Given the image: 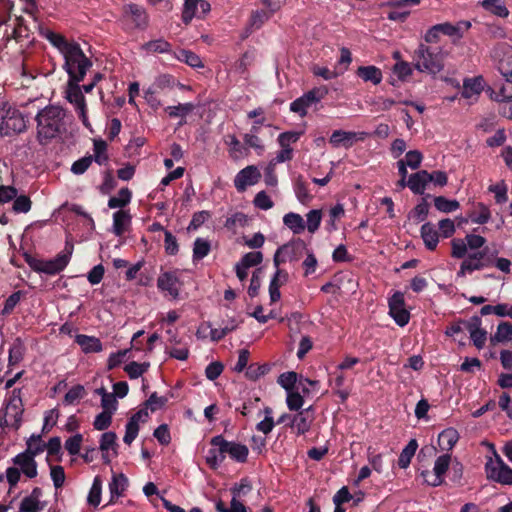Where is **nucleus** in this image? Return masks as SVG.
<instances>
[{
  "mask_svg": "<svg viewBox=\"0 0 512 512\" xmlns=\"http://www.w3.org/2000/svg\"><path fill=\"white\" fill-rule=\"evenodd\" d=\"M451 463V454L446 453L436 458L433 472L423 471L421 475L425 483L432 487L440 486L444 482V476L449 469Z\"/></svg>",
  "mask_w": 512,
  "mask_h": 512,
  "instance_id": "obj_13",
  "label": "nucleus"
},
{
  "mask_svg": "<svg viewBox=\"0 0 512 512\" xmlns=\"http://www.w3.org/2000/svg\"><path fill=\"white\" fill-rule=\"evenodd\" d=\"M237 328L235 320L231 319L225 326L220 328H212L210 325L209 337L212 341L216 342L223 339L228 333L232 332Z\"/></svg>",
  "mask_w": 512,
  "mask_h": 512,
  "instance_id": "obj_55",
  "label": "nucleus"
},
{
  "mask_svg": "<svg viewBox=\"0 0 512 512\" xmlns=\"http://www.w3.org/2000/svg\"><path fill=\"white\" fill-rule=\"evenodd\" d=\"M75 342L84 353H98L103 349L101 341L94 336L79 334L76 336Z\"/></svg>",
  "mask_w": 512,
  "mask_h": 512,
  "instance_id": "obj_35",
  "label": "nucleus"
},
{
  "mask_svg": "<svg viewBox=\"0 0 512 512\" xmlns=\"http://www.w3.org/2000/svg\"><path fill=\"white\" fill-rule=\"evenodd\" d=\"M25 345L20 338H16L9 348L8 354V368L9 370L19 364L25 355Z\"/></svg>",
  "mask_w": 512,
  "mask_h": 512,
  "instance_id": "obj_37",
  "label": "nucleus"
},
{
  "mask_svg": "<svg viewBox=\"0 0 512 512\" xmlns=\"http://www.w3.org/2000/svg\"><path fill=\"white\" fill-rule=\"evenodd\" d=\"M102 493V480L99 476L94 477L92 486L87 496V502L89 505L98 507L101 502Z\"/></svg>",
  "mask_w": 512,
  "mask_h": 512,
  "instance_id": "obj_52",
  "label": "nucleus"
},
{
  "mask_svg": "<svg viewBox=\"0 0 512 512\" xmlns=\"http://www.w3.org/2000/svg\"><path fill=\"white\" fill-rule=\"evenodd\" d=\"M62 56L63 69L68 75V80L83 81L93 63L80 45L75 42Z\"/></svg>",
  "mask_w": 512,
  "mask_h": 512,
  "instance_id": "obj_3",
  "label": "nucleus"
},
{
  "mask_svg": "<svg viewBox=\"0 0 512 512\" xmlns=\"http://www.w3.org/2000/svg\"><path fill=\"white\" fill-rule=\"evenodd\" d=\"M39 32L41 36L47 39L58 51L63 55L75 41H68L66 38L58 33L53 32L49 28L39 26Z\"/></svg>",
  "mask_w": 512,
  "mask_h": 512,
  "instance_id": "obj_29",
  "label": "nucleus"
},
{
  "mask_svg": "<svg viewBox=\"0 0 512 512\" xmlns=\"http://www.w3.org/2000/svg\"><path fill=\"white\" fill-rule=\"evenodd\" d=\"M131 223V215L124 210H118L113 214V233L122 236Z\"/></svg>",
  "mask_w": 512,
  "mask_h": 512,
  "instance_id": "obj_38",
  "label": "nucleus"
},
{
  "mask_svg": "<svg viewBox=\"0 0 512 512\" xmlns=\"http://www.w3.org/2000/svg\"><path fill=\"white\" fill-rule=\"evenodd\" d=\"M85 395V389L82 385L71 387L64 396L63 403L65 405H73L78 403Z\"/></svg>",
  "mask_w": 512,
  "mask_h": 512,
  "instance_id": "obj_57",
  "label": "nucleus"
},
{
  "mask_svg": "<svg viewBox=\"0 0 512 512\" xmlns=\"http://www.w3.org/2000/svg\"><path fill=\"white\" fill-rule=\"evenodd\" d=\"M459 440L458 431L449 427L438 435V445L442 451H451Z\"/></svg>",
  "mask_w": 512,
  "mask_h": 512,
  "instance_id": "obj_34",
  "label": "nucleus"
},
{
  "mask_svg": "<svg viewBox=\"0 0 512 512\" xmlns=\"http://www.w3.org/2000/svg\"><path fill=\"white\" fill-rule=\"evenodd\" d=\"M195 109V105L193 103H179L174 106H167L165 108V112L171 118H185L188 114H190Z\"/></svg>",
  "mask_w": 512,
  "mask_h": 512,
  "instance_id": "obj_50",
  "label": "nucleus"
},
{
  "mask_svg": "<svg viewBox=\"0 0 512 512\" xmlns=\"http://www.w3.org/2000/svg\"><path fill=\"white\" fill-rule=\"evenodd\" d=\"M283 224L289 228L294 234H301L305 230V222L303 217L294 212H289L283 216Z\"/></svg>",
  "mask_w": 512,
  "mask_h": 512,
  "instance_id": "obj_43",
  "label": "nucleus"
},
{
  "mask_svg": "<svg viewBox=\"0 0 512 512\" xmlns=\"http://www.w3.org/2000/svg\"><path fill=\"white\" fill-rule=\"evenodd\" d=\"M167 353L172 357L180 361H185L189 357V348L186 344H174L166 346Z\"/></svg>",
  "mask_w": 512,
  "mask_h": 512,
  "instance_id": "obj_59",
  "label": "nucleus"
},
{
  "mask_svg": "<svg viewBox=\"0 0 512 512\" xmlns=\"http://www.w3.org/2000/svg\"><path fill=\"white\" fill-rule=\"evenodd\" d=\"M512 341V324L501 322L498 324L496 332L491 336L492 343H508Z\"/></svg>",
  "mask_w": 512,
  "mask_h": 512,
  "instance_id": "obj_46",
  "label": "nucleus"
},
{
  "mask_svg": "<svg viewBox=\"0 0 512 512\" xmlns=\"http://www.w3.org/2000/svg\"><path fill=\"white\" fill-rule=\"evenodd\" d=\"M215 508L217 512H247L244 504L235 497L231 499L230 508H227L222 501H218Z\"/></svg>",
  "mask_w": 512,
  "mask_h": 512,
  "instance_id": "obj_64",
  "label": "nucleus"
},
{
  "mask_svg": "<svg viewBox=\"0 0 512 512\" xmlns=\"http://www.w3.org/2000/svg\"><path fill=\"white\" fill-rule=\"evenodd\" d=\"M498 70L505 80L512 84V47H506L498 62Z\"/></svg>",
  "mask_w": 512,
  "mask_h": 512,
  "instance_id": "obj_40",
  "label": "nucleus"
},
{
  "mask_svg": "<svg viewBox=\"0 0 512 512\" xmlns=\"http://www.w3.org/2000/svg\"><path fill=\"white\" fill-rule=\"evenodd\" d=\"M43 491L39 487L32 489L31 493L25 496L19 506V512H42L47 502L42 500Z\"/></svg>",
  "mask_w": 512,
  "mask_h": 512,
  "instance_id": "obj_22",
  "label": "nucleus"
},
{
  "mask_svg": "<svg viewBox=\"0 0 512 512\" xmlns=\"http://www.w3.org/2000/svg\"><path fill=\"white\" fill-rule=\"evenodd\" d=\"M66 112L60 106L49 105L36 115L37 133L40 139H52L65 130Z\"/></svg>",
  "mask_w": 512,
  "mask_h": 512,
  "instance_id": "obj_2",
  "label": "nucleus"
},
{
  "mask_svg": "<svg viewBox=\"0 0 512 512\" xmlns=\"http://www.w3.org/2000/svg\"><path fill=\"white\" fill-rule=\"evenodd\" d=\"M224 143L228 147L229 155L231 158L238 160L247 155V149L240 143L235 135H226L224 137Z\"/></svg>",
  "mask_w": 512,
  "mask_h": 512,
  "instance_id": "obj_39",
  "label": "nucleus"
},
{
  "mask_svg": "<svg viewBox=\"0 0 512 512\" xmlns=\"http://www.w3.org/2000/svg\"><path fill=\"white\" fill-rule=\"evenodd\" d=\"M148 417L149 414L147 410L141 409L129 418L125 426V435L123 437L125 444L130 445L136 439L139 433V424L146 422Z\"/></svg>",
  "mask_w": 512,
  "mask_h": 512,
  "instance_id": "obj_23",
  "label": "nucleus"
},
{
  "mask_svg": "<svg viewBox=\"0 0 512 512\" xmlns=\"http://www.w3.org/2000/svg\"><path fill=\"white\" fill-rule=\"evenodd\" d=\"M480 5L483 9L498 17L506 18L509 15V10L502 0H483Z\"/></svg>",
  "mask_w": 512,
  "mask_h": 512,
  "instance_id": "obj_44",
  "label": "nucleus"
},
{
  "mask_svg": "<svg viewBox=\"0 0 512 512\" xmlns=\"http://www.w3.org/2000/svg\"><path fill=\"white\" fill-rule=\"evenodd\" d=\"M24 412L21 389H13L5 402L3 417H0V426H9L18 429L22 422Z\"/></svg>",
  "mask_w": 512,
  "mask_h": 512,
  "instance_id": "obj_8",
  "label": "nucleus"
},
{
  "mask_svg": "<svg viewBox=\"0 0 512 512\" xmlns=\"http://www.w3.org/2000/svg\"><path fill=\"white\" fill-rule=\"evenodd\" d=\"M72 251L73 247L66 245L65 249L52 259H38L29 254H25L24 259L33 271L47 275H55L66 268L70 262Z\"/></svg>",
  "mask_w": 512,
  "mask_h": 512,
  "instance_id": "obj_5",
  "label": "nucleus"
},
{
  "mask_svg": "<svg viewBox=\"0 0 512 512\" xmlns=\"http://www.w3.org/2000/svg\"><path fill=\"white\" fill-rule=\"evenodd\" d=\"M141 49L147 53H169L171 44L163 38L155 39L144 43Z\"/></svg>",
  "mask_w": 512,
  "mask_h": 512,
  "instance_id": "obj_47",
  "label": "nucleus"
},
{
  "mask_svg": "<svg viewBox=\"0 0 512 512\" xmlns=\"http://www.w3.org/2000/svg\"><path fill=\"white\" fill-rule=\"evenodd\" d=\"M260 178L261 174L257 167L247 166L236 174L234 185L239 192H243L248 186L256 184Z\"/></svg>",
  "mask_w": 512,
  "mask_h": 512,
  "instance_id": "obj_24",
  "label": "nucleus"
},
{
  "mask_svg": "<svg viewBox=\"0 0 512 512\" xmlns=\"http://www.w3.org/2000/svg\"><path fill=\"white\" fill-rule=\"evenodd\" d=\"M81 81L76 80H68L66 87V99L74 106L79 118L82 123L88 127L89 121L87 116V108L85 97L81 90Z\"/></svg>",
  "mask_w": 512,
  "mask_h": 512,
  "instance_id": "obj_10",
  "label": "nucleus"
},
{
  "mask_svg": "<svg viewBox=\"0 0 512 512\" xmlns=\"http://www.w3.org/2000/svg\"><path fill=\"white\" fill-rule=\"evenodd\" d=\"M489 447L493 457H489L485 463L487 478L502 485H512V468L503 461L493 444Z\"/></svg>",
  "mask_w": 512,
  "mask_h": 512,
  "instance_id": "obj_7",
  "label": "nucleus"
},
{
  "mask_svg": "<svg viewBox=\"0 0 512 512\" xmlns=\"http://www.w3.org/2000/svg\"><path fill=\"white\" fill-rule=\"evenodd\" d=\"M420 234L425 247L431 251L435 250L439 243V233L435 226L430 222L424 223L420 229Z\"/></svg>",
  "mask_w": 512,
  "mask_h": 512,
  "instance_id": "obj_32",
  "label": "nucleus"
},
{
  "mask_svg": "<svg viewBox=\"0 0 512 512\" xmlns=\"http://www.w3.org/2000/svg\"><path fill=\"white\" fill-rule=\"evenodd\" d=\"M306 250V245L302 240L291 241L287 244L280 246L273 258L276 271L269 284V295L271 302H276L280 299V286L287 281L288 274L279 269L281 264L287 262L298 261L303 252Z\"/></svg>",
  "mask_w": 512,
  "mask_h": 512,
  "instance_id": "obj_1",
  "label": "nucleus"
},
{
  "mask_svg": "<svg viewBox=\"0 0 512 512\" xmlns=\"http://www.w3.org/2000/svg\"><path fill=\"white\" fill-rule=\"evenodd\" d=\"M127 487H128V478L124 474H122V473L113 474L111 481L109 483V491H110L109 503H114L115 499L123 496Z\"/></svg>",
  "mask_w": 512,
  "mask_h": 512,
  "instance_id": "obj_30",
  "label": "nucleus"
},
{
  "mask_svg": "<svg viewBox=\"0 0 512 512\" xmlns=\"http://www.w3.org/2000/svg\"><path fill=\"white\" fill-rule=\"evenodd\" d=\"M485 243L486 239L476 234H467L464 239L454 238L451 241V256L456 259H462L467 255L468 249L479 251Z\"/></svg>",
  "mask_w": 512,
  "mask_h": 512,
  "instance_id": "obj_11",
  "label": "nucleus"
},
{
  "mask_svg": "<svg viewBox=\"0 0 512 512\" xmlns=\"http://www.w3.org/2000/svg\"><path fill=\"white\" fill-rule=\"evenodd\" d=\"M294 192L298 201L302 204H307L312 199L306 183L301 178L295 181Z\"/></svg>",
  "mask_w": 512,
  "mask_h": 512,
  "instance_id": "obj_61",
  "label": "nucleus"
},
{
  "mask_svg": "<svg viewBox=\"0 0 512 512\" xmlns=\"http://www.w3.org/2000/svg\"><path fill=\"white\" fill-rule=\"evenodd\" d=\"M264 414H265L264 419L256 425V429L259 432H262L263 434L267 435L273 430V428L275 426V422H274L273 416H272L273 411L270 407L264 408Z\"/></svg>",
  "mask_w": 512,
  "mask_h": 512,
  "instance_id": "obj_58",
  "label": "nucleus"
},
{
  "mask_svg": "<svg viewBox=\"0 0 512 512\" xmlns=\"http://www.w3.org/2000/svg\"><path fill=\"white\" fill-rule=\"evenodd\" d=\"M210 443L214 447H219L222 452H225V454H228L231 459L237 462L242 463L247 460L249 450L246 445L227 441L222 435L214 436Z\"/></svg>",
  "mask_w": 512,
  "mask_h": 512,
  "instance_id": "obj_12",
  "label": "nucleus"
},
{
  "mask_svg": "<svg viewBox=\"0 0 512 512\" xmlns=\"http://www.w3.org/2000/svg\"><path fill=\"white\" fill-rule=\"evenodd\" d=\"M124 16L134 23V27L140 30H145L149 24V16L140 5L128 4L124 7Z\"/></svg>",
  "mask_w": 512,
  "mask_h": 512,
  "instance_id": "obj_27",
  "label": "nucleus"
},
{
  "mask_svg": "<svg viewBox=\"0 0 512 512\" xmlns=\"http://www.w3.org/2000/svg\"><path fill=\"white\" fill-rule=\"evenodd\" d=\"M286 404L289 410L298 412L302 410L304 398L299 392L292 390L287 392Z\"/></svg>",
  "mask_w": 512,
  "mask_h": 512,
  "instance_id": "obj_63",
  "label": "nucleus"
},
{
  "mask_svg": "<svg viewBox=\"0 0 512 512\" xmlns=\"http://www.w3.org/2000/svg\"><path fill=\"white\" fill-rule=\"evenodd\" d=\"M440 33L447 35L454 40H459L463 36L462 29H469L470 23L469 22H460L456 25L451 24L449 22L436 24Z\"/></svg>",
  "mask_w": 512,
  "mask_h": 512,
  "instance_id": "obj_36",
  "label": "nucleus"
},
{
  "mask_svg": "<svg viewBox=\"0 0 512 512\" xmlns=\"http://www.w3.org/2000/svg\"><path fill=\"white\" fill-rule=\"evenodd\" d=\"M418 448V443L416 439H411L408 444L402 449L399 458H398V465L402 469H406L413 458V456L416 453V450Z\"/></svg>",
  "mask_w": 512,
  "mask_h": 512,
  "instance_id": "obj_45",
  "label": "nucleus"
},
{
  "mask_svg": "<svg viewBox=\"0 0 512 512\" xmlns=\"http://www.w3.org/2000/svg\"><path fill=\"white\" fill-rule=\"evenodd\" d=\"M414 66L419 72L435 75L444 67V53L440 48L420 43L414 52Z\"/></svg>",
  "mask_w": 512,
  "mask_h": 512,
  "instance_id": "obj_4",
  "label": "nucleus"
},
{
  "mask_svg": "<svg viewBox=\"0 0 512 512\" xmlns=\"http://www.w3.org/2000/svg\"><path fill=\"white\" fill-rule=\"evenodd\" d=\"M182 282L176 271L164 272L157 279L158 289L169 295L173 300L179 298Z\"/></svg>",
  "mask_w": 512,
  "mask_h": 512,
  "instance_id": "obj_17",
  "label": "nucleus"
},
{
  "mask_svg": "<svg viewBox=\"0 0 512 512\" xmlns=\"http://www.w3.org/2000/svg\"><path fill=\"white\" fill-rule=\"evenodd\" d=\"M313 421L314 414L312 407H308L294 414L289 426L297 435H303L310 430Z\"/></svg>",
  "mask_w": 512,
  "mask_h": 512,
  "instance_id": "obj_21",
  "label": "nucleus"
},
{
  "mask_svg": "<svg viewBox=\"0 0 512 512\" xmlns=\"http://www.w3.org/2000/svg\"><path fill=\"white\" fill-rule=\"evenodd\" d=\"M211 10L206 0H185L182 10V21L189 24L194 17L204 18Z\"/></svg>",
  "mask_w": 512,
  "mask_h": 512,
  "instance_id": "obj_18",
  "label": "nucleus"
},
{
  "mask_svg": "<svg viewBox=\"0 0 512 512\" xmlns=\"http://www.w3.org/2000/svg\"><path fill=\"white\" fill-rule=\"evenodd\" d=\"M434 206L440 212L450 213L456 211L460 204L455 199H447L444 196H438L434 198Z\"/></svg>",
  "mask_w": 512,
  "mask_h": 512,
  "instance_id": "obj_53",
  "label": "nucleus"
},
{
  "mask_svg": "<svg viewBox=\"0 0 512 512\" xmlns=\"http://www.w3.org/2000/svg\"><path fill=\"white\" fill-rule=\"evenodd\" d=\"M99 449L102 452V460L110 464L112 459L118 455L117 435L113 431L104 432L99 440Z\"/></svg>",
  "mask_w": 512,
  "mask_h": 512,
  "instance_id": "obj_20",
  "label": "nucleus"
},
{
  "mask_svg": "<svg viewBox=\"0 0 512 512\" xmlns=\"http://www.w3.org/2000/svg\"><path fill=\"white\" fill-rule=\"evenodd\" d=\"M485 251H476L469 254L461 263L460 269L457 272L458 277H465L466 274H471L474 271L481 270L485 267L484 258Z\"/></svg>",
  "mask_w": 512,
  "mask_h": 512,
  "instance_id": "obj_25",
  "label": "nucleus"
},
{
  "mask_svg": "<svg viewBox=\"0 0 512 512\" xmlns=\"http://www.w3.org/2000/svg\"><path fill=\"white\" fill-rule=\"evenodd\" d=\"M14 466L8 467L5 477L10 488L15 487L20 481L21 474L29 479H33L38 475V465L35 458L23 452L18 453L12 458Z\"/></svg>",
  "mask_w": 512,
  "mask_h": 512,
  "instance_id": "obj_6",
  "label": "nucleus"
},
{
  "mask_svg": "<svg viewBox=\"0 0 512 512\" xmlns=\"http://www.w3.org/2000/svg\"><path fill=\"white\" fill-rule=\"evenodd\" d=\"M389 315L400 327H404L409 323L410 312L405 307L404 294L396 291L388 299Z\"/></svg>",
  "mask_w": 512,
  "mask_h": 512,
  "instance_id": "obj_14",
  "label": "nucleus"
},
{
  "mask_svg": "<svg viewBox=\"0 0 512 512\" xmlns=\"http://www.w3.org/2000/svg\"><path fill=\"white\" fill-rule=\"evenodd\" d=\"M485 86V80L482 76L466 78L463 81L462 97L476 100Z\"/></svg>",
  "mask_w": 512,
  "mask_h": 512,
  "instance_id": "obj_28",
  "label": "nucleus"
},
{
  "mask_svg": "<svg viewBox=\"0 0 512 512\" xmlns=\"http://www.w3.org/2000/svg\"><path fill=\"white\" fill-rule=\"evenodd\" d=\"M112 413L102 411L99 414L95 416V419L93 421V427L97 431H104L108 429L112 424Z\"/></svg>",
  "mask_w": 512,
  "mask_h": 512,
  "instance_id": "obj_62",
  "label": "nucleus"
},
{
  "mask_svg": "<svg viewBox=\"0 0 512 512\" xmlns=\"http://www.w3.org/2000/svg\"><path fill=\"white\" fill-rule=\"evenodd\" d=\"M488 191L494 194L495 202L497 204L506 203L508 200V187L504 181H499L491 184Z\"/></svg>",
  "mask_w": 512,
  "mask_h": 512,
  "instance_id": "obj_54",
  "label": "nucleus"
},
{
  "mask_svg": "<svg viewBox=\"0 0 512 512\" xmlns=\"http://www.w3.org/2000/svg\"><path fill=\"white\" fill-rule=\"evenodd\" d=\"M211 250L209 240L204 238H196L193 244V262H197L205 258Z\"/></svg>",
  "mask_w": 512,
  "mask_h": 512,
  "instance_id": "obj_49",
  "label": "nucleus"
},
{
  "mask_svg": "<svg viewBox=\"0 0 512 512\" xmlns=\"http://www.w3.org/2000/svg\"><path fill=\"white\" fill-rule=\"evenodd\" d=\"M393 74L400 81H406L413 73L410 63L406 61H397L392 69Z\"/></svg>",
  "mask_w": 512,
  "mask_h": 512,
  "instance_id": "obj_60",
  "label": "nucleus"
},
{
  "mask_svg": "<svg viewBox=\"0 0 512 512\" xmlns=\"http://www.w3.org/2000/svg\"><path fill=\"white\" fill-rule=\"evenodd\" d=\"M327 94L325 88H314L301 97L297 98L290 104V110L294 113L299 114L301 117L307 114V110L313 104L318 103Z\"/></svg>",
  "mask_w": 512,
  "mask_h": 512,
  "instance_id": "obj_15",
  "label": "nucleus"
},
{
  "mask_svg": "<svg viewBox=\"0 0 512 512\" xmlns=\"http://www.w3.org/2000/svg\"><path fill=\"white\" fill-rule=\"evenodd\" d=\"M420 0H391L383 4L390 7L387 18L391 21L404 22L411 13V8L420 4Z\"/></svg>",
  "mask_w": 512,
  "mask_h": 512,
  "instance_id": "obj_16",
  "label": "nucleus"
},
{
  "mask_svg": "<svg viewBox=\"0 0 512 512\" xmlns=\"http://www.w3.org/2000/svg\"><path fill=\"white\" fill-rule=\"evenodd\" d=\"M429 182H431L430 173L425 170H421L409 177L407 186L415 194H422Z\"/></svg>",
  "mask_w": 512,
  "mask_h": 512,
  "instance_id": "obj_31",
  "label": "nucleus"
},
{
  "mask_svg": "<svg viewBox=\"0 0 512 512\" xmlns=\"http://www.w3.org/2000/svg\"><path fill=\"white\" fill-rule=\"evenodd\" d=\"M46 449V443L42 440L41 435L32 434L26 441V449L23 453L35 458L43 453Z\"/></svg>",
  "mask_w": 512,
  "mask_h": 512,
  "instance_id": "obj_42",
  "label": "nucleus"
},
{
  "mask_svg": "<svg viewBox=\"0 0 512 512\" xmlns=\"http://www.w3.org/2000/svg\"><path fill=\"white\" fill-rule=\"evenodd\" d=\"M466 327L470 334V339L477 349L484 348L487 340V331L482 328V320L478 316H473L468 322Z\"/></svg>",
  "mask_w": 512,
  "mask_h": 512,
  "instance_id": "obj_26",
  "label": "nucleus"
},
{
  "mask_svg": "<svg viewBox=\"0 0 512 512\" xmlns=\"http://www.w3.org/2000/svg\"><path fill=\"white\" fill-rule=\"evenodd\" d=\"M175 58L193 68L203 67L201 58L197 54L189 50H179L175 53Z\"/></svg>",
  "mask_w": 512,
  "mask_h": 512,
  "instance_id": "obj_51",
  "label": "nucleus"
},
{
  "mask_svg": "<svg viewBox=\"0 0 512 512\" xmlns=\"http://www.w3.org/2000/svg\"><path fill=\"white\" fill-rule=\"evenodd\" d=\"M322 221V212L319 209L310 210L306 214V224L308 232L314 234L320 227Z\"/></svg>",
  "mask_w": 512,
  "mask_h": 512,
  "instance_id": "obj_56",
  "label": "nucleus"
},
{
  "mask_svg": "<svg viewBox=\"0 0 512 512\" xmlns=\"http://www.w3.org/2000/svg\"><path fill=\"white\" fill-rule=\"evenodd\" d=\"M366 137L365 132H353L345 130H335L329 138L330 144L334 148H350L355 142L362 141Z\"/></svg>",
  "mask_w": 512,
  "mask_h": 512,
  "instance_id": "obj_19",
  "label": "nucleus"
},
{
  "mask_svg": "<svg viewBox=\"0 0 512 512\" xmlns=\"http://www.w3.org/2000/svg\"><path fill=\"white\" fill-rule=\"evenodd\" d=\"M131 197H132V193L128 188H121L118 191L117 195L111 197L108 200V207L111 209H116V208L121 209L130 203Z\"/></svg>",
  "mask_w": 512,
  "mask_h": 512,
  "instance_id": "obj_48",
  "label": "nucleus"
},
{
  "mask_svg": "<svg viewBox=\"0 0 512 512\" xmlns=\"http://www.w3.org/2000/svg\"><path fill=\"white\" fill-rule=\"evenodd\" d=\"M468 218L471 223L483 225L491 218L490 209L483 203H477L469 213Z\"/></svg>",
  "mask_w": 512,
  "mask_h": 512,
  "instance_id": "obj_41",
  "label": "nucleus"
},
{
  "mask_svg": "<svg viewBox=\"0 0 512 512\" xmlns=\"http://www.w3.org/2000/svg\"><path fill=\"white\" fill-rule=\"evenodd\" d=\"M356 74L364 82H371L373 85H378L382 82L383 74L380 68L374 65L358 67Z\"/></svg>",
  "mask_w": 512,
  "mask_h": 512,
  "instance_id": "obj_33",
  "label": "nucleus"
},
{
  "mask_svg": "<svg viewBox=\"0 0 512 512\" xmlns=\"http://www.w3.org/2000/svg\"><path fill=\"white\" fill-rule=\"evenodd\" d=\"M26 129V121L21 112L5 104L3 117L0 119V133L9 136L21 133Z\"/></svg>",
  "mask_w": 512,
  "mask_h": 512,
  "instance_id": "obj_9",
  "label": "nucleus"
}]
</instances>
